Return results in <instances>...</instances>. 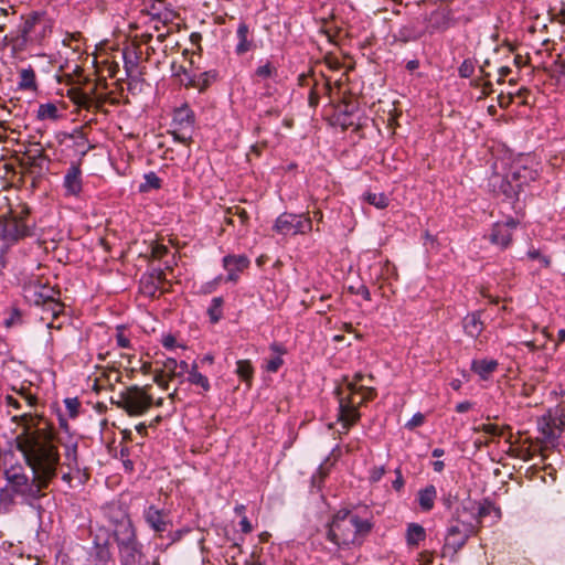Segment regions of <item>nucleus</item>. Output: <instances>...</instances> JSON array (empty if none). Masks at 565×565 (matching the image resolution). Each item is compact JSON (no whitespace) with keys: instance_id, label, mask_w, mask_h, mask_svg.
<instances>
[{"instance_id":"f257e3e1","label":"nucleus","mask_w":565,"mask_h":565,"mask_svg":"<svg viewBox=\"0 0 565 565\" xmlns=\"http://www.w3.org/2000/svg\"><path fill=\"white\" fill-rule=\"evenodd\" d=\"M12 419L21 427L14 439L15 446L31 469L32 478L23 473H12L8 479L15 493L26 499H39L56 477L60 463L54 430L46 420L30 414L14 416Z\"/></svg>"},{"instance_id":"f03ea898","label":"nucleus","mask_w":565,"mask_h":565,"mask_svg":"<svg viewBox=\"0 0 565 565\" xmlns=\"http://www.w3.org/2000/svg\"><path fill=\"white\" fill-rule=\"evenodd\" d=\"M324 527L327 541L338 550H350L362 546L374 527V518L366 505L343 507L331 515Z\"/></svg>"},{"instance_id":"7ed1b4c3","label":"nucleus","mask_w":565,"mask_h":565,"mask_svg":"<svg viewBox=\"0 0 565 565\" xmlns=\"http://www.w3.org/2000/svg\"><path fill=\"white\" fill-rule=\"evenodd\" d=\"M196 116L188 103L175 107L172 114L173 139L184 146L192 142L193 132L195 129Z\"/></svg>"},{"instance_id":"20e7f679","label":"nucleus","mask_w":565,"mask_h":565,"mask_svg":"<svg viewBox=\"0 0 565 565\" xmlns=\"http://www.w3.org/2000/svg\"><path fill=\"white\" fill-rule=\"evenodd\" d=\"M476 533V526L471 522L452 518L446 531L444 551L457 554Z\"/></svg>"},{"instance_id":"39448f33","label":"nucleus","mask_w":565,"mask_h":565,"mask_svg":"<svg viewBox=\"0 0 565 565\" xmlns=\"http://www.w3.org/2000/svg\"><path fill=\"white\" fill-rule=\"evenodd\" d=\"M273 230L281 235L307 234L312 231V221L306 214L285 212L276 218Z\"/></svg>"},{"instance_id":"423d86ee","label":"nucleus","mask_w":565,"mask_h":565,"mask_svg":"<svg viewBox=\"0 0 565 565\" xmlns=\"http://www.w3.org/2000/svg\"><path fill=\"white\" fill-rule=\"evenodd\" d=\"M334 394L338 397V422L341 423L344 433H348L361 418L359 408L361 407L355 401L354 395H342V388L337 387Z\"/></svg>"},{"instance_id":"0eeeda50","label":"nucleus","mask_w":565,"mask_h":565,"mask_svg":"<svg viewBox=\"0 0 565 565\" xmlns=\"http://www.w3.org/2000/svg\"><path fill=\"white\" fill-rule=\"evenodd\" d=\"M28 234L29 230L22 217L12 214L0 217V239L6 247L15 244Z\"/></svg>"},{"instance_id":"6e6552de","label":"nucleus","mask_w":565,"mask_h":565,"mask_svg":"<svg viewBox=\"0 0 565 565\" xmlns=\"http://www.w3.org/2000/svg\"><path fill=\"white\" fill-rule=\"evenodd\" d=\"M489 186L497 196H503L512 204L513 210H518L519 195L521 193L520 184L512 182L510 174L501 175L493 173L489 179Z\"/></svg>"},{"instance_id":"1a4fd4ad","label":"nucleus","mask_w":565,"mask_h":565,"mask_svg":"<svg viewBox=\"0 0 565 565\" xmlns=\"http://www.w3.org/2000/svg\"><path fill=\"white\" fill-rule=\"evenodd\" d=\"M518 225L519 221L511 216L505 221L494 223L488 236L490 243L501 249L508 248L512 243L513 231L516 230Z\"/></svg>"},{"instance_id":"9d476101","label":"nucleus","mask_w":565,"mask_h":565,"mask_svg":"<svg viewBox=\"0 0 565 565\" xmlns=\"http://www.w3.org/2000/svg\"><path fill=\"white\" fill-rule=\"evenodd\" d=\"M427 30L430 34L445 32L457 24L454 11L448 7H439L433 10L427 17Z\"/></svg>"},{"instance_id":"9b49d317","label":"nucleus","mask_w":565,"mask_h":565,"mask_svg":"<svg viewBox=\"0 0 565 565\" xmlns=\"http://www.w3.org/2000/svg\"><path fill=\"white\" fill-rule=\"evenodd\" d=\"M23 294L29 302L36 306L44 305L54 299V290L38 278H32L24 284Z\"/></svg>"},{"instance_id":"f8f14e48","label":"nucleus","mask_w":565,"mask_h":565,"mask_svg":"<svg viewBox=\"0 0 565 565\" xmlns=\"http://www.w3.org/2000/svg\"><path fill=\"white\" fill-rule=\"evenodd\" d=\"M236 40L237 43L234 52L237 56H243L258 49V44L254 38V30L249 28V24L244 19H241L237 25Z\"/></svg>"},{"instance_id":"ddd939ff","label":"nucleus","mask_w":565,"mask_h":565,"mask_svg":"<svg viewBox=\"0 0 565 565\" xmlns=\"http://www.w3.org/2000/svg\"><path fill=\"white\" fill-rule=\"evenodd\" d=\"M117 405L122 407L130 416L141 414V390L130 386L119 394Z\"/></svg>"},{"instance_id":"4468645a","label":"nucleus","mask_w":565,"mask_h":565,"mask_svg":"<svg viewBox=\"0 0 565 565\" xmlns=\"http://www.w3.org/2000/svg\"><path fill=\"white\" fill-rule=\"evenodd\" d=\"M146 522L153 530L156 534L161 535L171 526L170 513L163 509H157L153 505L149 507L146 514Z\"/></svg>"},{"instance_id":"2eb2a0df","label":"nucleus","mask_w":565,"mask_h":565,"mask_svg":"<svg viewBox=\"0 0 565 565\" xmlns=\"http://www.w3.org/2000/svg\"><path fill=\"white\" fill-rule=\"evenodd\" d=\"M46 156L42 149H36L34 152L29 150L20 160V166L25 170V173L40 175L44 170V162Z\"/></svg>"},{"instance_id":"dca6fc26","label":"nucleus","mask_w":565,"mask_h":565,"mask_svg":"<svg viewBox=\"0 0 565 565\" xmlns=\"http://www.w3.org/2000/svg\"><path fill=\"white\" fill-rule=\"evenodd\" d=\"M222 262L223 267L228 273L226 281H236L238 279V273L246 269L250 263L245 255H226L223 257Z\"/></svg>"},{"instance_id":"f3484780","label":"nucleus","mask_w":565,"mask_h":565,"mask_svg":"<svg viewBox=\"0 0 565 565\" xmlns=\"http://www.w3.org/2000/svg\"><path fill=\"white\" fill-rule=\"evenodd\" d=\"M498 366L499 362L494 359H475L471 361L470 370L481 380L487 381Z\"/></svg>"},{"instance_id":"a211bd4d","label":"nucleus","mask_w":565,"mask_h":565,"mask_svg":"<svg viewBox=\"0 0 565 565\" xmlns=\"http://www.w3.org/2000/svg\"><path fill=\"white\" fill-rule=\"evenodd\" d=\"M512 182L520 184V190H523L524 185L535 181L539 177L537 170L529 168L526 166L515 164L510 173Z\"/></svg>"},{"instance_id":"6ab92c4d","label":"nucleus","mask_w":565,"mask_h":565,"mask_svg":"<svg viewBox=\"0 0 565 565\" xmlns=\"http://www.w3.org/2000/svg\"><path fill=\"white\" fill-rule=\"evenodd\" d=\"M462 328L468 337L477 339L484 329L483 321L481 320V311L468 313L462 320Z\"/></svg>"},{"instance_id":"aec40b11","label":"nucleus","mask_w":565,"mask_h":565,"mask_svg":"<svg viewBox=\"0 0 565 565\" xmlns=\"http://www.w3.org/2000/svg\"><path fill=\"white\" fill-rule=\"evenodd\" d=\"M437 490L434 484H428L417 492V502L423 512H430L435 507Z\"/></svg>"},{"instance_id":"412c9836","label":"nucleus","mask_w":565,"mask_h":565,"mask_svg":"<svg viewBox=\"0 0 565 565\" xmlns=\"http://www.w3.org/2000/svg\"><path fill=\"white\" fill-rule=\"evenodd\" d=\"M64 186L68 194L77 195L82 191L81 169L72 166L64 178Z\"/></svg>"},{"instance_id":"4be33fe9","label":"nucleus","mask_w":565,"mask_h":565,"mask_svg":"<svg viewBox=\"0 0 565 565\" xmlns=\"http://www.w3.org/2000/svg\"><path fill=\"white\" fill-rule=\"evenodd\" d=\"M269 348L277 355L271 358L270 360H268V362L266 364V370L270 373H276L284 364V360H282L281 355L286 354L287 350L284 347V344L278 343V342H273Z\"/></svg>"},{"instance_id":"5701e85b","label":"nucleus","mask_w":565,"mask_h":565,"mask_svg":"<svg viewBox=\"0 0 565 565\" xmlns=\"http://www.w3.org/2000/svg\"><path fill=\"white\" fill-rule=\"evenodd\" d=\"M426 531L418 523H409L406 530V543L409 546H417L420 542L425 541Z\"/></svg>"},{"instance_id":"b1692460","label":"nucleus","mask_w":565,"mask_h":565,"mask_svg":"<svg viewBox=\"0 0 565 565\" xmlns=\"http://www.w3.org/2000/svg\"><path fill=\"white\" fill-rule=\"evenodd\" d=\"M143 244H147L146 250L143 252V258L161 259L164 257L169 249L163 244L157 243L153 238L143 239Z\"/></svg>"},{"instance_id":"393cba45","label":"nucleus","mask_w":565,"mask_h":565,"mask_svg":"<svg viewBox=\"0 0 565 565\" xmlns=\"http://www.w3.org/2000/svg\"><path fill=\"white\" fill-rule=\"evenodd\" d=\"M235 373L244 383L250 386L254 379V366L249 360H238Z\"/></svg>"},{"instance_id":"a878e982","label":"nucleus","mask_w":565,"mask_h":565,"mask_svg":"<svg viewBox=\"0 0 565 565\" xmlns=\"http://www.w3.org/2000/svg\"><path fill=\"white\" fill-rule=\"evenodd\" d=\"M65 462L64 465L72 471H79L78 458H77V444H71L65 446L64 451Z\"/></svg>"},{"instance_id":"bb28decb","label":"nucleus","mask_w":565,"mask_h":565,"mask_svg":"<svg viewBox=\"0 0 565 565\" xmlns=\"http://www.w3.org/2000/svg\"><path fill=\"white\" fill-rule=\"evenodd\" d=\"M19 88L21 89H35V73L34 70L29 66L20 71Z\"/></svg>"},{"instance_id":"cd10ccee","label":"nucleus","mask_w":565,"mask_h":565,"mask_svg":"<svg viewBox=\"0 0 565 565\" xmlns=\"http://www.w3.org/2000/svg\"><path fill=\"white\" fill-rule=\"evenodd\" d=\"M224 213L226 214H230V215H234V216H237L238 217V221H239V224L241 226L247 231L248 226H249V214L248 212L242 207L241 205H232V206H228L224 210Z\"/></svg>"},{"instance_id":"c85d7f7f","label":"nucleus","mask_w":565,"mask_h":565,"mask_svg":"<svg viewBox=\"0 0 565 565\" xmlns=\"http://www.w3.org/2000/svg\"><path fill=\"white\" fill-rule=\"evenodd\" d=\"M224 300L222 297H214L211 301L210 307L207 308V315L212 323H216L221 320L223 316V307Z\"/></svg>"},{"instance_id":"c756f323","label":"nucleus","mask_w":565,"mask_h":565,"mask_svg":"<svg viewBox=\"0 0 565 565\" xmlns=\"http://www.w3.org/2000/svg\"><path fill=\"white\" fill-rule=\"evenodd\" d=\"M364 199L369 204L375 206L376 209H381V210L387 207L388 203H390L388 196L383 192H381V193L367 192V193H365Z\"/></svg>"},{"instance_id":"7c9ffc66","label":"nucleus","mask_w":565,"mask_h":565,"mask_svg":"<svg viewBox=\"0 0 565 565\" xmlns=\"http://www.w3.org/2000/svg\"><path fill=\"white\" fill-rule=\"evenodd\" d=\"M217 78V72L214 70L203 72L198 75V89L200 93L205 92Z\"/></svg>"},{"instance_id":"2f4dec72","label":"nucleus","mask_w":565,"mask_h":565,"mask_svg":"<svg viewBox=\"0 0 565 565\" xmlns=\"http://www.w3.org/2000/svg\"><path fill=\"white\" fill-rule=\"evenodd\" d=\"M276 75L277 68L270 61H267L264 65L257 66L254 72V77L257 79H268L275 77Z\"/></svg>"},{"instance_id":"473e14b6","label":"nucleus","mask_w":565,"mask_h":565,"mask_svg":"<svg viewBox=\"0 0 565 565\" xmlns=\"http://www.w3.org/2000/svg\"><path fill=\"white\" fill-rule=\"evenodd\" d=\"M354 395H361V399L356 402L360 406H364L367 402L373 401L377 396V392L372 386L361 385L359 388H354Z\"/></svg>"},{"instance_id":"72a5a7b5","label":"nucleus","mask_w":565,"mask_h":565,"mask_svg":"<svg viewBox=\"0 0 565 565\" xmlns=\"http://www.w3.org/2000/svg\"><path fill=\"white\" fill-rule=\"evenodd\" d=\"M38 118L41 120H44V119L55 120L58 118V109L52 103L42 104V105H40L39 110H38Z\"/></svg>"},{"instance_id":"f704fd0d","label":"nucleus","mask_w":565,"mask_h":565,"mask_svg":"<svg viewBox=\"0 0 565 565\" xmlns=\"http://www.w3.org/2000/svg\"><path fill=\"white\" fill-rule=\"evenodd\" d=\"M186 381L192 385L200 386L204 392L211 388L209 379L200 372H189Z\"/></svg>"},{"instance_id":"c9c22d12","label":"nucleus","mask_w":565,"mask_h":565,"mask_svg":"<svg viewBox=\"0 0 565 565\" xmlns=\"http://www.w3.org/2000/svg\"><path fill=\"white\" fill-rule=\"evenodd\" d=\"M142 369H143V376L150 375L152 382H156L159 386H161L164 390L168 388V380L166 379V375L163 374V372L151 373V364L148 362H145V361H143Z\"/></svg>"},{"instance_id":"e433bc0d","label":"nucleus","mask_w":565,"mask_h":565,"mask_svg":"<svg viewBox=\"0 0 565 565\" xmlns=\"http://www.w3.org/2000/svg\"><path fill=\"white\" fill-rule=\"evenodd\" d=\"M137 46L135 45V42H132L131 47H127L124 52V58H125V65L128 71H130V67H137L138 66V52Z\"/></svg>"},{"instance_id":"4c0bfd02","label":"nucleus","mask_w":565,"mask_h":565,"mask_svg":"<svg viewBox=\"0 0 565 565\" xmlns=\"http://www.w3.org/2000/svg\"><path fill=\"white\" fill-rule=\"evenodd\" d=\"M143 181V192L158 190L162 184V180L154 172L145 173Z\"/></svg>"},{"instance_id":"58836bf2","label":"nucleus","mask_w":565,"mask_h":565,"mask_svg":"<svg viewBox=\"0 0 565 565\" xmlns=\"http://www.w3.org/2000/svg\"><path fill=\"white\" fill-rule=\"evenodd\" d=\"M164 0H143V14L147 13L152 18L160 15V8L163 6Z\"/></svg>"},{"instance_id":"ea45409f","label":"nucleus","mask_w":565,"mask_h":565,"mask_svg":"<svg viewBox=\"0 0 565 565\" xmlns=\"http://www.w3.org/2000/svg\"><path fill=\"white\" fill-rule=\"evenodd\" d=\"M491 513H495V516L499 518L500 509L495 508L490 501H484L482 504H480L478 509L479 522L487 515H490Z\"/></svg>"},{"instance_id":"a19ab883","label":"nucleus","mask_w":565,"mask_h":565,"mask_svg":"<svg viewBox=\"0 0 565 565\" xmlns=\"http://www.w3.org/2000/svg\"><path fill=\"white\" fill-rule=\"evenodd\" d=\"M475 72V62L471 58H466L458 68V74L461 78H470Z\"/></svg>"},{"instance_id":"79ce46f5","label":"nucleus","mask_w":565,"mask_h":565,"mask_svg":"<svg viewBox=\"0 0 565 565\" xmlns=\"http://www.w3.org/2000/svg\"><path fill=\"white\" fill-rule=\"evenodd\" d=\"M159 320L150 312H143V333L156 332Z\"/></svg>"},{"instance_id":"37998d69","label":"nucleus","mask_w":565,"mask_h":565,"mask_svg":"<svg viewBox=\"0 0 565 565\" xmlns=\"http://www.w3.org/2000/svg\"><path fill=\"white\" fill-rule=\"evenodd\" d=\"M527 257L532 260H539L543 267L547 268L551 265L550 257L542 255L539 249L531 248L527 252Z\"/></svg>"},{"instance_id":"c03bdc74","label":"nucleus","mask_w":565,"mask_h":565,"mask_svg":"<svg viewBox=\"0 0 565 565\" xmlns=\"http://www.w3.org/2000/svg\"><path fill=\"white\" fill-rule=\"evenodd\" d=\"M473 429L475 431H482L493 437L502 436V429H500L497 425L493 424H482Z\"/></svg>"},{"instance_id":"a18cd8bd","label":"nucleus","mask_w":565,"mask_h":565,"mask_svg":"<svg viewBox=\"0 0 565 565\" xmlns=\"http://www.w3.org/2000/svg\"><path fill=\"white\" fill-rule=\"evenodd\" d=\"M36 21H38L36 15L31 17L24 21L23 26L21 29V38L24 42H26L28 35L32 32Z\"/></svg>"},{"instance_id":"49530a36","label":"nucleus","mask_w":565,"mask_h":565,"mask_svg":"<svg viewBox=\"0 0 565 565\" xmlns=\"http://www.w3.org/2000/svg\"><path fill=\"white\" fill-rule=\"evenodd\" d=\"M150 50L154 53V50L151 46L147 47V51H146L147 56L143 58V63H147V65L143 64V71H142L143 76L148 75L149 67L157 68L158 65L160 64L159 58H156L153 61L150 58Z\"/></svg>"},{"instance_id":"de8ad7c7","label":"nucleus","mask_w":565,"mask_h":565,"mask_svg":"<svg viewBox=\"0 0 565 565\" xmlns=\"http://www.w3.org/2000/svg\"><path fill=\"white\" fill-rule=\"evenodd\" d=\"M365 379V375L358 372L354 374L353 380L351 382L347 383V390L349 391V394L354 395L355 390L359 388L362 384H360Z\"/></svg>"},{"instance_id":"09e8293b","label":"nucleus","mask_w":565,"mask_h":565,"mask_svg":"<svg viewBox=\"0 0 565 565\" xmlns=\"http://www.w3.org/2000/svg\"><path fill=\"white\" fill-rule=\"evenodd\" d=\"M65 406L71 417H75L78 414L79 402L77 398H66Z\"/></svg>"},{"instance_id":"8fccbe9b","label":"nucleus","mask_w":565,"mask_h":565,"mask_svg":"<svg viewBox=\"0 0 565 565\" xmlns=\"http://www.w3.org/2000/svg\"><path fill=\"white\" fill-rule=\"evenodd\" d=\"M425 416L422 413H416L413 417L406 423L405 427L408 429H414L424 424Z\"/></svg>"},{"instance_id":"3c124183","label":"nucleus","mask_w":565,"mask_h":565,"mask_svg":"<svg viewBox=\"0 0 565 565\" xmlns=\"http://www.w3.org/2000/svg\"><path fill=\"white\" fill-rule=\"evenodd\" d=\"M349 291L351 294H355V295L362 296L367 301L371 300V292H370L369 288L365 285H360L358 288H354L353 286H351V287H349Z\"/></svg>"},{"instance_id":"603ef678","label":"nucleus","mask_w":565,"mask_h":565,"mask_svg":"<svg viewBox=\"0 0 565 565\" xmlns=\"http://www.w3.org/2000/svg\"><path fill=\"white\" fill-rule=\"evenodd\" d=\"M178 361L173 358H168L164 362V370L169 373L170 379H174V373L178 370Z\"/></svg>"},{"instance_id":"864d4df0","label":"nucleus","mask_w":565,"mask_h":565,"mask_svg":"<svg viewBox=\"0 0 565 565\" xmlns=\"http://www.w3.org/2000/svg\"><path fill=\"white\" fill-rule=\"evenodd\" d=\"M385 475V468L384 466L380 467H373L370 471V480L372 482H377L382 479V477Z\"/></svg>"},{"instance_id":"5fc2aeb1","label":"nucleus","mask_w":565,"mask_h":565,"mask_svg":"<svg viewBox=\"0 0 565 565\" xmlns=\"http://www.w3.org/2000/svg\"><path fill=\"white\" fill-rule=\"evenodd\" d=\"M319 102H320V94L315 87H312L309 92L308 104L311 108L315 109L318 107Z\"/></svg>"},{"instance_id":"6e6d98bb","label":"nucleus","mask_w":565,"mask_h":565,"mask_svg":"<svg viewBox=\"0 0 565 565\" xmlns=\"http://www.w3.org/2000/svg\"><path fill=\"white\" fill-rule=\"evenodd\" d=\"M161 343L167 350H172L177 347V340L173 334L162 335Z\"/></svg>"},{"instance_id":"4d7b16f0","label":"nucleus","mask_w":565,"mask_h":565,"mask_svg":"<svg viewBox=\"0 0 565 565\" xmlns=\"http://www.w3.org/2000/svg\"><path fill=\"white\" fill-rule=\"evenodd\" d=\"M395 475H396V478L393 481L392 487L394 488V490L401 491L404 488V483H405L401 468H397L395 470Z\"/></svg>"},{"instance_id":"13d9d810","label":"nucleus","mask_w":565,"mask_h":565,"mask_svg":"<svg viewBox=\"0 0 565 565\" xmlns=\"http://www.w3.org/2000/svg\"><path fill=\"white\" fill-rule=\"evenodd\" d=\"M189 374V364L185 361L178 363V370L174 373V379H183L185 374Z\"/></svg>"},{"instance_id":"bf43d9fd","label":"nucleus","mask_w":565,"mask_h":565,"mask_svg":"<svg viewBox=\"0 0 565 565\" xmlns=\"http://www.w3.org/2000/svg\"><path fill=\"white\" fill-rule=\"evenodd\" d=\"M74 102L83 107H88L89 97L84 93H76V96L73 97Z\"/></svg>"},{"instance_id":"052dcab7","label":"nucleus","mask_w":565,"mask_h":565,"mask_svg":"<svg viewBox=\"0 0 565 565\" xmlns=\"http://www.w3.org/2000/svg\"><path fill=\"white\" fill-rule=\"evenodd\" d=\"M242 553L241 545L238 543H233L231 546H228L226 554L231 556L232 559L236 558V555H239Z\"/></svg>"},{"instance_id":"680f3d73","label":"nucleus","mask_w":565,"mask_h":565,"mask_svg":"<svg viewBox=\"0 0 565 565\" xmlns=\"http://www.w3.org/2000/svg\"><path fill=\"white\" fill-rule=\"evenodd\" d=\"M239 526H241V531L245 534H248L253 531L252 523L245 515H243L242 520L239 521Z\"/></svg>"},{"instance_id":"e2e57ef3","label":"nucleus","mask_w":565,"mask_h":565,"mask_svg":"<svg viewBox=\"0 0 565 565\" xmlns=\"http://www.w3.org/2000/svg\"><path fill=\"white\" fill-rule=\"evenodd\" d=\"M148 386H149V384H145L143 385V393H142V396H143V411L147 407L152 405V396L148 393Z\"/></svg>"},{"instance_id":"0e129e2a","label":"nucleus","mask_w":565,"mask_h":565,"mask_svg":"<svg viewBox=\"0 0 565 565\" xmlns=\"http://www.w3.org/2000/svg\"><path fill=\"white\" fill-rule=\"evenodd\" d=\"M472 408V403L469 401L460 402L456 405L457 413H466Z\"/></svg>"},{"instance_id":"69168bd1","label":"nucleus","mask_w":565,"mask_h":565,"mask_svg":"<svg viewBox=\"0 0 565 565\" xmlns=\"http://www.w3.org/2000/svg\"><path fill=\"white\" fill-rule=\"evenodd\" d=\"M189 532H190V529H188V527L171 532L170 533L171 541L172 542L179 541L184 534H188Z\"/></svg>"},{"instance_id":"338daca9","label":"nucleus","mask_w":565,"mask_h":565,"mask_svg":"<svg viewBox=\"0 0 565 565\" xmlns=\"http://www.w3.org/2000/svg\"><path fill=\"white\" fill-rule=\"evenodd\" d=\"M512 70L509 66H501L498 70L499 79L498 83H503L504 78L511 74Z\"/></svg>"},{"instance_id":"774afa93","label":"nucleus","mask_w":565,"mask_h":565,"mask_svg":"<svg viewBox=\"0 0 565 565\" xmlns=\"http://www.w3.org/2000/svg\"><path fill=\"white\" fill-rule=\"evenodd\" d=\"M355 106L352 103H344L343 109L340 111L343 116L350 117L353 115Z\"/></svg>"}]
</instances>
